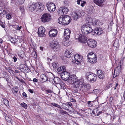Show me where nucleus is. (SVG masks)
<instances>
[{"label": "nucleus", "mask_w": 125, "mask_h": 125, "mask_svg": "<svg viewBox=\"0 0 125 125\" xmlns=\"http://www.w3.org/2000/svg\"><path fill=\"white\" fill-rule=\"evenodd\" d=\"M93 23L89 21H86V23L81 27V31L83 34H87L91 33L93 30L92 27Z\"/></svg>", "instance_id": "obj_1"}, {"label": "nucleus", "mask_w": 125, "mask_h": 125, "mask_svg": "<svg viewBox=\"0 0 125 125\" xmlns=\"http://www.w3.org/2000/svg\"><path fill=\"white\" fill-rule=\"evenodd\" d=\"M71 18L68 15L61 16L58 20V22L62 25H67L71 22Z\"/></svg>", "instance_id": "obj_2"}, {"label": "nucleus", "mask_w": 125, "mask_h": 125, "mask_svg": "<svg viewBox=\"0 0 125 125\" xmlns=\"http://www.w3.org/2000/svg\"><path fill=\"white\" fill-rule=\"evenodd\" d=\"M88 61L91 63L94 64L95 63L97 62V58L95 54L93 52L89 53L87 55Z\"/></svg>", "instance_id": "obj_3"}, {"label": "nucleus", "mask_w": 125, "mask_h": 125, "mask_svg": "<svg viewBox=\"0 0 125 125\" xmlns=\"http://www.w3.org/2000/svg\"><path fill=\"white\" fill-rule=\"evenodd\" d=\"M41 19L42 22L43 23L49 21L52 19L51 15L49 13H45L42 16Z\"/></svg>", "instance_id": "obj_4"}, {"label": "nucleus", "mask_w": 125, "mask_h": 125, "mask_svg": "<svg viewBox=\"0 0 125 125\" xmlns=\"http://www.w3.org/2000/svg\"><path fill=\"white\" fill-rule=\"evenodd\" d=\"M123 62V60H121L120 62V64H119V66H117L116 68H115L113 75L114 77H116L119 75L120 73L121 72V63H122V64Z\"/></svg>", "instance_id": "obj_5"}, {"label": "nucleus", "mask_w": 125, "mask_h": 125, "mask_svg": "<svg viewBox=\"0 0 125 125\" xmlns=\"http://www.w3.org/2000/svg\"><path fill=\"white\" fill-rule=\"evenodd\" d=\"M87 78L88 80L92 83L94 82L96 80V75L91 72L87 73Z\"/></svg>", "instance_id": "obj_6"}, {"label": "nucleus", "mask_w": 125, "mask_h": 125, "mask_svg": "<svg viewBox=\"0 0 125 125\" xmlns=\"http://www.w3.org/2000/svg\"><path fill=\"white\" fill-rule=\"evenodd\" d=\"M46 6L47 9L50 12L55 10L56 7L54 3L49 2L47 3Z\"/></svg>", "instance_id": "obj_7"}, {"label": "nucleus", "mask_w": 125, "mask_h": 125, "mask_svg": "<svg viewBox=\"0 0 125 125\" xmlns=\"http://www.w3.org/2000/svg\"><path fill=\"white\" fill-rule=\"evenodd\" d=\"M84 12L83 10H79L74 13L73 20H76L79 17L83 16L84 15Z\"/></svg>", "instance_id": "obj_8"}, {"label": "nucleus", "mask_w": 125, "mask_h": 125, "mask_svg": "<svg viewBox=\"0 0 125 125\" xmlns=\"http://www.w3.org/2000/svg\"><path fill=\"white\" fill-rule=\"evenodd\" d=\"M60 76L62 79L65 81L68 80L70 76L69 73L65 71L63 73H62L60 74Z\"/></svg>", "instance_id": "obj_9"}, {"label": "nucleus", "mask_w": 125, "mask_h": 125, "mask_svg": "<svg viewBox=\"0 0 125 125\" xmlns=\"http://www.w3.org/2000/svg\"><path fill=\"white\" fill-rule=\"evenodd\" d=\"M45 31L46 29L44 27L42 26L39 27L38 31V36L41 37H44L45 36Z\"/></svg>", "instance_id": "obj_10"}, {"label": "nucleus", "mask_w": 125, "mask_h": 125, "mask_svg": "<svg viewBox=\"0 0 125 125\" xmlns=\"http://www.w3.org/2000/svg\"><path fill=\"white\" fill-rule=\"evenodd\" d=\"M74 57L75 60V65L79 64L83 61V57L78 54H75Z\"/></svg>", "instance_id": "obj_11"}, {"label": "nucleus", "mask_w": 125, "mask_h": 125, "mask_svg": "<svg viewBox=\"0 0 125 125\" xmlns=\"http://www.w3.org/2000/svg\"><path fill=\"white\" fill-rule=\"evenodd\" d=\"M37 3H33L32 2H30L29 4L28 9L29 11L32 12L36 9L37 10Z\"/></svg>", "instance_id": "obj_12"}, {"label": "nucleus", "mask_w": 125, "mask_h": 125, "mask_svg": "<svg viewBox=\"0 0 125 125\" xmlns=\"http://www.w3.org/2000/svg\"><path fill=\"white\" fill-rule=\"evenodd\" d=\"M83 81V80L82 79H78L73 83L74 87L76 88H79L81 85V84H82Z\"/></svg>", "instance_id": "obj_13"}, {"label": "nucleus", "mask_w": 125, "mask_h": 125, "mask_svg": "<svg viewBox=\"0 0 125 125\" xmlns=\"http://www.w3.org/2000/svg\"><path fill=\"white\" fill-rule=\"evenodd\" d=\"M87 37L85 36L80 35L78 38V40L80 42L85 43L86 42H87Z\"/></svg>", "instance_id": "obj_14"}, {"label": "nucleus", "mask_w": 125, "mask_h": 125, "mask_svg": "<svg viewBox=\"0 0 125 125\" xmlns=\"http://www.w3.org/2000/svg\"><path fill=\"white\" fill-rule=\"evenodd\" d=\"M87 43L88 46L91 48H94L96 46V42L93 40H89L87 41Z\"/></svg>", "instance_id": "obj_15"}, {"label": "nucleus", "mask_w": 125, "mask_h": 125, "mask_svg": "<svg viewBox=\"0 0 125 125\" xmlns=\"http://www.w3.org/2000/svg\"><path fill=\"white\" fill-rule=\"evenodd\" d=\"M51 46L54 49H56L57 50L60 49V45L57 42L54 41L52 42Z\"/></svg>", "instance_id": "obj_16"}, {"label": "nucleus", "mask_w": 125, "mask_h": 125, "mask_svg": "<svg viewBox=\"0 0 125 125\" xmlns=\"http://www.w3.org/2000/svg\"><path fill=\"white\" fill-rule=\"evenodd\" d=\"M71 31L68 29H65L64 31V37L66 40H68L70 37Z\"/></svg>", "instance_id": "obj_17"}, {"label": "nucleus", "mask_w": 125, "mask_h": 125, "mask_svg": "<svg viewBox=\"0 0 125 125\" xmlns=\"http://www.w3.org/2000/svg\"><path fill=\"white\" fill-rule=\"evenodd\" d=\"M57 33V31L55 29L50 30L49 32V35L51 37H53L56 36Z\"/></svg>", "instance_id": "obj_18"}, {"label": "nucleus", "mask_w": 125, "mask_h": 125, "mask_svg": "<svg viewBox=\"0 0 125 125\" xmlns=\"http://www.w3.org/2000/svg\"><path fill=\"white\" fill-rule=\"evenodd\" d=\"M73 52V50L72 49L68 48L67 49L65 52V56L67 58L70 57L72 55V53Z\"/></svg>", "instance_id": "obj_19"}, {"label": "nucleus", "mask_w": 125, "mask_h": 125, "mask_svg": "<svg viewBox=\"0 0 125 125\" xmlns=\"http://www.w3.org/2000/svg\"><path fill=\"white\" fill-rule=\"evenodd\" d=\"M98 77L100 79H103L104 78V72L100 70H98L97 72Z\"/></svg>", "instance_id": "obj_20"}, {"label": "nucleus", "mask_w": 125, "mask_h": 125, "mask_svg": "<svg viewBox=\"0 0 125 125\" xmlns=\"http://www.w3.org/2000/svg\"><path fill=\"white\" fill-rule=\"evenodd\" d=\"M94 31L95 34L100 35L103 33V29L100 27L94 29Z\"/></svg>", "instance_id": "obj_21"}, {"label": "nucleus", "mask_w": 125, "mask_h": 125, "mask_svg": "<svg viewBox=\"0 0 125 125\" xmlns=\"http://www.w3.org/2000/svg\"><path fill=\"white\" fill-rule=\"evenodd\" d=\"M66 71V68L65 66H61L57 69V72L58 73L60 74Z\"/></svg>", "instance_id": "obj_22"}, {"label": "nucleus", "mask_w": 125, "mask_h": 125, "mask_svg": "<svg viewBox=\"0 0 125 125\" xmlns=\"http://www.w3.org/2000/svg\"><path fill=\"white\" fill-rule=\"evenodd\" d=\"M40 77L42 79V83H44L48 81V77L46 75L44 74H42L40 75Z\"/></svg>", "instance_id": "obj_23"}, {"label": "nucleus", "mask_w": 125, "mask_h": 125, "mask_svg": "<svg viewBox=\"0 0 125 125\" xmlns=\"http://www.w3.org/2000/svg\"><path fill=\"white\" fill-rule=\"evenodd\" d=\"M104 1L101 0H94V2L97 5L99 6H102L104 5Z\"/></svg>", "instance_id": "obj_24"}, {"label": "nucleus", "mask_w": 125, "mask_h": 125, "mask_svg": "<svg viewBox=\"0 0 125 125\" xmlns=\"http://www.w3.org/2000/svg\"><path fill=\"white\" fill-rule=\"evenodd\" d=\"M78 79L77 77L75 75H72L71 76H70L68 80L71 81V83H73Z\"/></svg>", "instance_id": "obj_25"}, {"label": "nucleus", "mask_w": 125, "mask_h": 125, "mask_svg": "<svg viewBox=\"0 0 125 125\" xmlns=\"http://www.w3.org/2000/svg\"><path fill=\"white\" fill-rule=\"evenodd\" d=\"M37 10L39 9L40 10H42L44 9V6L43 4L41 3H37Z\"/></svg>", "instance_id": "obj_26"}, {"label": "nucleus", "mask_w": 125, "mask_h": 125, "mask_svg": "<svg viewBox=\"0 0 125 125\" xmlns=\"http://www.w3.org/2000/svg\"><path fill=\"white\" fill-rule=\"evenodd\" d=\"M114 46L116 48H118L119 46V40L118 39H116L114 42Z\"/></svg>", "instance_id": "obj_27"}, {"label": "nucleus", "mask_w": 125, "mask_h": 125, "mask_svg": "<svg viewBox=\"0 0 125 125\" xmlns=\"http://www.w3.org/2000/svg\"><path fill=\"white\" fill-rule=\"evenodd\" d=\"M53 80L54 83L57 84H59L61 82L60 79L57 77H54Z\"/></svg>", "instance_id": "obj_28"}, {"label": "nucleus", "mask_w": 125, "mask_h": 125, "mask_svg": "<svg viewBox=\"0 0 125 125\" xmlns=\"http://www.w3.org/2000/svg\"><path fill=\"white\" fill-rule=\"evenodd\" d=\"M18 56L20 57L23 58L25 56L24 52L22 50L19 51L18 53Z\"/></svg>", "instance_id": "obj_29"}, {"label": "nucleus", "mask_w": 125, "mask_h": 125, "mask_svg": "<svg viewBox=\"0 0 125 125\" xmlns=\"http://www.w3.org/2000/svg\"><path fill=\"white\" fill-rule=\"evenodd\" d=\"M86 87V85L84 83L83 81L82 84H81V87L80 88V90L84 91L85 90Z\"/></svg>", "instance_id": "obj_30"}, {"label": "nucleus", "mask_w": 125, "mask_h": 125, "mask_svg": "<svg viewBox=\"0 0 125 125\" xmlns=\"http://www.w3.org/2000/svg\"><path fill=\"white\" fill-rule=\"evenodd\" d=\"M57 12L58 14L60 15H62L64 14L63 11V9L62 7H61L59 9Z\"/></svg>", "instance_id": "obj_31"}, {"label": "nucleus", "mask_w": 125, "mask_h": 125, "mask_svg": "<svg viewBox=\"0 0 125 125\" xmlns=\"http://www.w3.org/2000/svg\"><path fill=\"white\" fill-rule=\"evenodd\" d=\"M62 8L64 14H67L69 11L67 7H62Z\"/></svg>", "instance_id": "obj_32"}, {"label": "nucleus", "mask_w": 125, "mask_h": 125, "mask_svg": "<svg viewBox=\"0 0 125 125\" xmlns=\"http://www.w3.org/2000/svg\"><path fill=\"white\" fill-rule=\"evenodd\" d=\"M93 21V22H92L93 23V25H92V26H100L98 24V22L97 20H95Z\"/></svg>", "instance_id": "obj_33"}, {"label": "nucleus", "mask_w": 125, "mask_h": 125, "mask_svg": "<svg viewBox=\"0 0 125 125\" xmlns=\"http://www.w3.org/2000/svg\"><path fill=\"white\" fill-rule=\"evenodd\" d=\"M12 91L14 94H16L18 91V89L17 87H15L12 89Z\"/></svg>", "instance_id": "obj_34"}, {"label": "nucleus", "mask_w": 125, "mask_h": 125, "mask_svg": "<svg viewBox=\"0 0 125 125\" xmlns=\"http://www.w3.org/2000/svg\"><path fill=\"white\" fill-rule=\"evenodd\" d=\"M5 118L8 122L9 123H10L11 124H12V121L10 118L9 117L7 116Z\"/></svg>", "instance_id": "obj_35"}, {"label": "nucleus", "mask_w": 125, "mask_h": 125, "mask_svg": "<svg viewBox=\"0 0 125 125\" xmlns=\"http://www.w3.org/2000/svg\"><path fill=\"white\" fill-rule=\"evenodd\" d=\"M2 99L4 102V103L5 104L6 106L8 105L9 102L8 100L4 98H2Z\"/></svg>", "instance_id": "obj_36"}, {"label": "nucleus", "mask_w": 125, "mask_h": 125, "mask_svg": "<svg viewBox=\"0 0 125 125\" xmlns=\"http://www.w3.org/2000/svg\"><path fill=\"white\" fill-rule=\"evenodd\" d=\"M21 105L22 107H23L25 109H27V105L25 103H21L20 104Z\"/></svg>", "instance_id": "obj_37"}, {"label": "nucleus", "mask_w": 125, "mask_h": 125, "mask_svg": "<svg viewBox=\"0 0 125 125\" xmlns=\"http://www.w3.org/2000/svg\"><path fill=\"white\" fill-rule=\"evenodd\" d=\"M52 65L54 68H56L58 66V64L57 62H53L52 63Z\"/></svg>", "instance_id": "obj_38"}, {"label": "nucleus", "mask_w": 125, "mask_h": 125, "mask_svg": "<svg viewBox=\"0 0 125 125\" xmlns=\"http://www.w3.org/2000/svg\"><path fill=\"white\" fill-rule=\"evenodd\" d=\"M5 69L6 70H7L10 73V74L11 73H12L13 72V71L11 69V68L9 67H6L5 68Z\"/></svg>", "instance_id": "obj_39"}, {"label": "nucleus", "mask_w": 125, "mask_h": 125, "mask_svg": "<svg viewBox=\"0 0 125 125\" xmlns=\"http://www.w3.org/2000/svg\"><path fill=\"white\" fill-rule=\"evenodd\" d=\"M66 41H64L63 42V44L65 46H67L68 44H69L68 41L67 40H66Z\"/></svg>", "instance_id": "obj_40"}, {"label": "nucleus", "mask_w": 125, "mask_h": 125, "mask_svg": "<svg viewBox=\"0 0 125 125\" xmlns=\"http://www.w3.org/2000/svg\"><path fill=\"white\" fill-rule=\"evenodd\" d=\"M6 18L8 20H10L11 19V15L9 13L7 14L6 15Z\"/></svg>", "instance_id": "obj_41"}, {"label": "nucleus", "mask_w": 125, "mask_h": 125, "mask_svg": "<svg viewBox=\"0 0 125 125\" xmlns=\"http://www.w3.org/2000/svg\"><path fill=\"white\" fill-rule=\"evenodd\" d=\"M63 2L64 5L65 6H67L68 5L69 1L68 0H64Z\"/></svg>", "instance_id": "obj_42"}, {"label": "nucleus", "mask_w": 125, "mask_h": 125, "mask_svg": "<svg viewBox=\"0 0 125 125\" xmlns=\"http://www.w3.org/2000/svg\"><path fill=\"white\" fill-rule=\"evenodd\" d=\"M86 4V2L85 1H84L82 0L81 2V5L82 7L84 6L85 4Z\"/></svg>", "instance_id": "obj_43"}, {"label": "nucleus", "mask_w": 125, "mask_h": 125, "mask_svg": "<svg viewBox=\"0 0 125 125\" xmlns=\"http://www.w3.org/2000/svg\"><path fill=\"white\" fill-rule=\"evenodd\" d=\"M93 101L91 102V101H89L88 102V106L89 107H91L92 106L93 104H92V103H93Z\"/></svg>", "instance_id": "obj_44"}, {"label": "nucleus", "mask_w": 125, "mask_h": 125, "mask_svg": "<svg viewBox=\"0 0 125 125\" xmlns=\"http://www.w3.org/2000/svg\"><path fill=\"white\" fill-rule=\"evenodd\" d=\"M2 74L4 76V78H5L6 77H7L6 76H8V74L7 73H6V72H2Z\"/></svg>", "instance_id": "obj_45"}, {"label": "nucleus", "mask_w": 125, "mask_h": 125, "mask_svg": "<svg viewBox=\"0 0 125 125\" xmlns=\"http://www.w3.org/2000/svg\"><path fill=\"white\" fill-rule=\"evenodd\" d=\"M20 10L21 12L22 13L24 11V7L21 6L20 7Z\"/></svg>", "instance_id": "obj_46"}, {"label": "nucleus", "mask_w": 125, "mask_h": 125, "mask_svg": "<svg viewBox=\"0 0 125 125\" xmlns=\"http://www.w3.org/2000/svg\"><path fill=\"white\" fill-rule=\"evenodd\" d=\"M51 104L53 106H55L56 107H57L58 108H59V105L57 104H55L54 103H51Z\"/></svg>", "instance_id": "obj_47"}, {"label": "nucleus", "mask_w": 125, "mask_h": 125, "mask_svg": "<svg viewBox=\"0 0 125 125\" xmlns=\"http://www.w3.org/2000/svg\"><path fill=\"white\" fill-rule=\"evenodd\" d=\"M18 1L19 3L21 4L24 3L25 0H18Z\"/></svg>", "instance_id": "obj_48"}, {"label": "nucleus", "mask_w": 125, "mask_h": 125, "mask_svg": "<svg viewBox=\"0 0 125 125\" xmlns=\"http://www.w3.org/2000/svg\"><path fill=\"white\" fill-rule=\"evenodd\" d=\"M0 25L1 26V27L4 28L5 27V25L1 21H0Z\"/></svg>", "instance_id": "obj_49"}, {"label": "nucleus", "mask_w": 125, "mask_h": 125, "mask_svg": "<svg viewBox=\"0 0 125 125\" xmlns=\"http://www.w3.org/2000/svg\"><path fill=\"white\" fill-rule=\"evenodd\" d=\"M60 113L61 114H66V112L62 110H61L60 111Z\"/></svg>", "instance_id": "obj_50"}, {"label": "nucleus", "mask_w": 125, "mask_h": 125, "mask_svg": "<svg viewBox=\"0 0 125 125\" xmlns=\"http://www.w3.org/2000/svg\"><path fill=\"white\" fill-rule=\"evenodd\" d=\"M17 29L18 30H20L21 28V26L17 25L16 27Z\"/></svg>", "instance_id": "obj_51"}, {"label": "nucleus", "mask_w": 125, "mask_h": 125, "mask_svg": "<svg viewBox=\"0 0 125 125\" xmlns=\"http://www.w3.org/2000/svg\"><path fill=\"white\" fill-rule=\"evenodd\" d=\"M13 61L14 62H16L17 60V58H16V57L15 56H14L13 58Z\"/></svg>", "instance_id": "obj_52"}, {"label": "nucleus", "mask_w": 125, "mask_h": 125, "mask_svg": "<svg viewBox=\"0 0 125 125\" xmlns=\"http://www.w3.org/2000/svg\"><path fill=\"white\" fill-rule=\"evenodd\" d=\"M22 95L24 97H27V95L25 93V92H23L22 94Z\"/></svg>", "instance_id": "obj_53"}, {"label": "nucleus", "mask_w": 125, "mask_h": 125, "mask_svg": "<svg viewBox=\"0 0 125 125\" xmlns=\"http://www.w3.org/2000/svg\"><path fill=\"white\" fill-rule=\"evenodd\" d=\"M81 1L82 0H78L77 1V4L79 5L80 4H81Z\"/></svg>", "instance_id": "obj_54"}, {"label": "nucleus", "mask_w": 125, "mask_h": 125, "mask_svg": "<svg viewBox=\"0 0 125 125\" xmlns=\"http://www.w3.org/2000/svg\"><path fill=\"white\" fill-rule=\"evenodd\" d=\"M46 91L47 92L49 93H51L52 92V90H46Z\"/></svg>", "instance_id": "obj_55"}, {"label": "nucleus", "mask_w": 125, "mask_h": 125, "mask_svg": "<svg viewBox=\"0 0 125 125\" xmlns=\"http://www.w3.org/2000/svg\"><path fill=\"white\" fill-rule=\"evenodd\" d=\"M33 81L35 82H38V80L36 78H34L33 79Z\"/></svg>", "instance_id": "obj_56"}, {"label": "nucleus", "mask_w": 125, "mask_h": 125, "mask_svg": "<svg viewBox=\"0 0 125 125\" xmlns=\"http://www.w3.org/2000/svg\"><path fill=\"white\" fill-rule=\"evenodd\" d=\"M31 93H33V91L31 89H29L28 90Z\"/></svg>", "instance_id": "obj_57"}, {"label": "nucleus", "mask_w": 125, "mask_h": 125, "mask_svg": "<svg viewBox=\"0 0 125 125\" xmlns=\"http://www.w3.org/2000/svg\"><path fill=\"white\" fill-rule=\"evenodd\" d=\"M120 123L118 121L116 123H115V125H120Z\"/></svg>", "instance_id": "obj_58"}, {"label": "nucleus", "mask_w": 125, "mask_h": 125, "mask_svg": "<svg viewBox=\"0 0 125 125\" xmlns=\"http://www.w3.org/2000/svg\"><path fill=\"white\" fill-rule=\"evenodd\" d=\"M118 85V83H116V84L115 86V88H114V89L115 90L116 89V87Z\"/></svg>", "instance_id": "obj_59"}, {"label": "nucleus", "mask_w": 125, "mask_h": 125, "mask_svg": "<svg viewBox=\"0 0 125 125\" xmlns=\"http://www.w3.org/2000/svg\"><path fill=\"white\" fill-rule=\"evenodd\" d=\"M3 40L0 38V43H2Z\"/></svg>", "instance_id": "obj_60"}, {"label": "nucleus", "mask_w": 125, "mask_h": 125, "mask_svg": "<svg viewBox=\"0 0 125 125\" xmlns=\"http://www.w3.org/2000/svg\"><path fill=\"white\" fill-rule=\"evenodd\" d=\"M3 14V12L1 10H0V15H1Z\"/></svg>", "instance_id": "obj_61"}, {"label": "nucleus", "mask_w": 125, "mask_h": 125, "mask_svg": "<svg viewBox=\"0 0 125 125\" xmlns=\"http://www.w3.org/2000/svg\"><path fill=\"white\" fill-rule=\"evenodd\" d=\"M67 105H69L70 106H71V105H72V104L71 103H70V104H68Z\"/></svg>", "instance_id": "obj_62"}, {"label": "nucleus", "mask_w": 125, "mask_h": 125, "mask_svg": "<svg viewBox=\"0 0 125 125\" xmlns=\"http://www.w3.org/2000/svg\"><path fill=\"white\" fill-rule=\"evenodd\" d=\"M47 61H48V62H50L51 61H50V59H48H48H47Z\"/></svg>", "instance_id": "obj_63"}, {"label": "nucleus", "mask_w": 125, "mask_h": 125, "mask_svg": "<svg viewBox=\"0 0 125 125\" xmlns=\"http://www.w3.org/2000/svg\"><path fill=\"white\" fill-rule=\"evenodd\" d=\"M113 99L112 97H110V100H111V99Z\"/></svg>", "instance_id": "obj_64"}]
</instances>
